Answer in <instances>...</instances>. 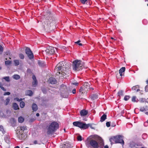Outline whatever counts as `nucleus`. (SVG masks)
Masks as SVG:
<instances>
[{"instance_id":"nucleus-1","label":"nucleus","mask_w":148,"mask_h":148,"mask_svg":"<svg viewBox=\"0 0 148 148\" xmlns=\"http://www.w3.org/2000/svg\"><path fill=\"white\" fill-rule=\"evenodd\" d=\"M65 62L62 61L59 63L56 66L55 69V71L57 72V75L63 77L69 73L70 71L69 68L66 67L64 65Z\"/></svg>"},{"instance_id":"nucleus-22","label":"nucleus","mask_w":148,"mask_h":148,"mask_svg":"<svg viewBox=\"0 0 148 148\" xmlns=\"http://www.w3.org/2000/svg\"><path fill=\"white\" fill-rule=\"evenodd\" d=\"M132 101L134 102H137L138 101V100L136 97L135 96H133L132 98Z\"/></svg>"},{"instance_id":"nucleus-41","label":"nucleus","mask_w":148,"mask_h":148,"mask_svg":"<svg viewBox=\"0 0 148 148\" xmlns=\"http://www.w3.org/2000/svg\"><path fill=\"white\" fill-rule=\"evenodd\" d=\"M82 137L80 136H78L77 137V139L78 140L81 141L82 140Z\"/></svg>"},{"instance_id":"nucleus-46","label":"nucleus","mask_w":148,"mask_h":148,"mask_svg":"<svg viewBox=\"0 0 148 148\" xmlns=\"http://www.w3.org/2000/svg\"><path fill=\"white\" fill-rule=\"evenodd\" d=\"M42 91L44 93H45L47 91V90L45 89V88L42 89Z\"/></svg>"},{"instance_id":"nucleus-45","label":"nucleus","mask_w":148,"mask_h":148,"mask_svg":"<svg viewBox=\"0 0 148 148\" xmlns=\"http://www.w3.org/2000/svg\"><path fill=\"white\" fill-rule=\"evenodd\" d=\"M145 89L146 91L148 92V84L145 87Z\"/></svg>"},{"instance_id":"nucleus-63","label":"nucleus","mask_w":148,"mask_h":148,"mask_svg":"<svg viewBox=\"0 0 148 148\" xmlns=\"http://www.w3.org/2000/svg\"><path fill=\"white\" fill-rule=\"evenodd\" d=\"M111 38L112 39H114V38H112V37H111Z\"/></svg>"},{"instance_id":"nucleus-58","label":"nucleus","mask_w":148,"mask_h":148,"mask_svg":"<svg viewBox=\"0 0 148 148\" xmlns=\"http://www.w3.org/2000/svg\"><path fill=\"white\" fill-rule=\"evenodd\" d=\"M145 114H147V115H148V112H146L145 113Z\"/></svg>"},{"instance_id":"nucleus-27","label":"nucleus","mask_w":148,"mask_h":148,"mask_svg":"<svg viewBox=\"0 0 148 148\" xmlns=\"http://www.w3.org/2000/svg\"><path fill=\"white\" fill-rule=\"evenodd\" d=\"M11 115V111L9 110H7L6 111V116L7 117L10 116Z\"/></svg>"},{"instance_id":"nucleus-35","label":"nucleus","mask_w":148,"mask_h":148,"mask_svg":"<svg viewBox=\"0 0 148 148\" xmlns=\"http://www.w3.org/2000/svg\"><path fill=\"white\" fill-rule=\"evenodd\" d=\"M19 58L22 59H23L24 58V56L22 53H20L19 55Z\"/></svg>"},{"instance_id":"nucleus-42","label":"nucleus","mask_w":148,"mask_h":148,"mask_svg":"<svg viewBox=\"0 0 148 148\" xmlns=\"http://www.w3.org/2000/svg\"><path fill=\"white\" fill-rule=\"evenodd\" d=\"M10 92H5V93H4L3 95H10Z\"/></svg>"},{"instance_id":"nucleus-52","label":"nucleus","mask_w":148,"mask_h":148,"mask_svg":"<svg viewBox=\"0 0 148 148\" xmlns=\"http://www.w3.org/2000/svg\"><path fill=\"white\" fill-rule=\"evenodd\" d=\"M62 48L63 49H64L65 50H66V49H67L66 47H62Z\"/></svg>"},{"instance_id":"nucleus-49","label":"nucleus","mask_w":148,"mask_h":148,"mask_svg":"<svg viewBox=\"0 0 148 148\" xmlns=\"http://www.w3.org/2000/svg\"><path fill=\"white\" fill-rule=\"evenodd\" d=\"M145 99L143 98H141L140 100V102H144L145 101Z\"/></svg>"},{"instance_id":"nucleus-59","label":"nucleus","mask_w":148,"mask_h":148,"mask_svg":"<svg viewBox=\"0 0 148 148\" xmlns=\"http://www.w3.org/2000/svg\"><path fill=\"white\" fill-rule=\"evenodd\" d=\"M148 123V120L147 121V122H145V124H146V123Z\"/></svg>"},{"instance_id":"nucleus-31","label":"nucleus","mask_w":148,"mask_h":148,"mask_svg":"<svg viewBox=\"0 0 148 148\" xmlns=\"http://www.w3.org/2000/svg\"><path fill=\"white\" fill-rule=\"evenodd\" d=\"M39 65L40 66H43L45 65L44 62L42 61H39L38 62Z\"/></svg>"},{"instance_id":"nucleus-56","label":"nucleus","mask_w":148,"mask_h":148,"mask_svg":"<svg viewBox=\"0 0 148 148\" xmlns=\"http://www.w3.org/2000/svg\"><path fill=\"white\" fill-rule=\"evenodd\" d=\"M115 125H112V124L111 125V126L112 127H114L115 126Z\"/></svg>"},{"instance_id":"nucleus-38","label":"nucleus","mask_w":148,"mask_h":148,"mask_svg":"<svg viewBox=\"0 0 148 148\" xmlns=\"http://www.w3.org/2000/svg\"><path fill=\"white\" fill-rule=\"evenodd\" d=\"M80 41L79 40L75 42V43L79 45L82 46V43H80Z\"/></svg>"},{"instance_id":"nucleus-9","label":"nucleus","mask_w":148,"mask_h":148,"mask_svg":"<svg viewBox=\"0 0 148 148\" xmlns=\"http://www.w3.org/2000/svg\"><path fill=\"white\" fill-rule=\"evenodd\" d=\"M56 49L52 47H49L46 50L43 51V53L47 55H52L56 52Z\"/></svg>"},{"instance_id":"nucleus-36","label":"nucleus","mask_w":148,"mask_h":148,"mask_svg":"<svg viewBox=\"0 0 148 148\" xmlns=\"http://www.w3.org/2000/svg\"><path fill=\"white\" fill-rule=\"evenodd\" d=\"M130 98V97L129 96L126 95L124 97V99L125 101H127Z\"/></svg>"},{"instance_id":"nucleus-55","label":"nucleus","mask_w":148,"mask_h":148,"mask_svg":"<svg viewBox=\"0 0 148 148\" xmlns=\"http://www.w3.org/2000/svg\"><path fill=\"white\" fill-rule=\"evenodd\" d=\"M104 148H108V147L107 145H106L104 146Z\"/></svg>"},{"instance_id":"nucleus-17","label":"nucleus","mask_w":148,"mask_h":148,"mask_svg":"<svg viewBox=\"0 0 148 148\" xmlns=\"http://www.w3.org/2000/svg\"><path fill=\"white\" fill-rule=\"evenodd\" d=\"M132 90H136V92H138L140 90V89H139V86L138 85L134 86L132 88Z\"/></svg>"},{"instance_id":"nucleus-47","label":"nucleus","mask_w":148,"mask_h":148,"mask_svg":"<svg viewBox=\"0 0 148 148\" xmlns=\"http://www.w3.org/2000/svg\"><path fill=\"white\" fill-rule=\"evenodd\" d=\"M72 92L73 94H75L76 93V89L74 88L72 90Z\"/></svg>"},{"instance_id":"nucleus-12","label":"nucleus","mask_w":148,"mask_h":148,"mask_svg":"<svg viewBox=\"0 0 148 148\" xmlns=\"http://www.w3.org/2000/svg\"><path fill=\"white\" fill-rule=\"evenodd\" d=\"M48 82L51 84H55L56 83V80L55 78L51 77L49 78Z\"/></svg>"},{"instance_id":"nucleus-54","label":"nucleus","mask_w":148,"mask_h":148,"mask_svg":"<svg viewBox=\"0 0 148 148\" xmlns=\"http://www.w3.org/2000/svg\"><path fill=\"white\" fill-rule=\"evenodd\" d=\"M39 115H39V113H36V116H39Z\"/></svg>"},{"instance_id":"nucleus-50","label":"nucleus","mask_w":148,"mask_h":148,"mask_svg":"<svg viewBox=\"0 0 148 148\" xmlns=\"http://www.w3.org/2000/svg\"><path fill=\"white\" fill-rule=\"evenodd\" d=\"M61 87H63L64 88H66V86L64 85H61Z\"/></svg>"},{"instance_id":"nucleus-25","label":"nucleus","mask_w":148,"mask_h":148,"mask_svg":"<svg viewBox=\"0 0 148 148\" xmlns=\"http://www.w3.org/2000/svg\"><path fill=\"white\" fill-rule=\"evenodd\" d=\"M24 121V119L22 116H20L18 118V121L19 123H22Z\"/></svg>"},{"instance_id":"nucleus-7","label":"nucleus","mask_w":148,"mask_h":148,"mask_svg":"<svg viewBox=\"0 0 148 148\" xmlns=\"http://www.w3.org/2000/svg\"><path fill=\"white\" fill-rule=\"evenodd\" d=\"M73 125L75 126L78 127L81 129H86L90 126V124H86L80 121H76L73 122Z\"/></svg>"},{"instance_id":"nucleus-32","label":"nucleus","mask_w":148,"mask_h":148,"mask_svg":"<svg viewBox=\"0 0 148 148\" xmlns=\"http://www.w3.org/2000/svg\"><path fill=\"white\" fill-rule=\"evenodd\" d=\"M3 85L2 83L1 82H0V87L3 90V91H6V89H5L3 87Z\"/></svg>"},{"instance_id":"nucleus-40","label":"nucleus","mask_w":148,"mask_h":148,"mask_svg":"<svg viewBox=\"0 0 148 148\" xmlns=\"http://www.w3.org/2000/svg\"><path fill=\"white\" fill-rule=\"evenodd\" d=\"M11 61H7L5 62V63L6 65H9L11 63Z\"/></svg>"},{"instance_id":"nucleus-28","label":"nucleus","mask_w":148,"mask_h":148,"mask_svg":"<svg viewBox=\"0 0 148 148\" xmlns=\"http://www.w3.org/2000/svg\"><path fill=\"white\" fill-rule=\"evenodd\" d=\"M14 62L15 64V65L16 66H18L19 64V62L18 60H14Z\"/></svg>"},{"instance_id":"nucleus-43","label":"nucleus","mask_w":148,"mask_h":148,"mask_svg":"<svg viewBox=\"0 0 148 148\" xmlns=\"http://www.w3.org/2000/svg\"><path fill=\"white\" fill-rule=\"evenodd\" d=\"M14 100L17 101H20L22 100V99L21 98L20 99H18V98H16L14 99Z\"/></svg>"},{"instance_id":"nucleus-53","label":"nucleus","mask_w":148,"mask_h":148,"mask_svg":"<svg viewBox=\"0 0 148 148\" xmlns=\"http://www.w3.org/2000/svg\"><path fill=\"white\" fill-rule=\"evenodd\" d=\"M34 144H36L37 143V141L36 140H35L34 141Z\"/></svg>"},{"instance_id":"nucleus-14","label":"nucleus","mask_w":148,"mask_h":148,"mask_svg":"<svg viewBox=\"0 0 148 148\" xmlns=\"http://www.w3.org/2000/svg\"><path fill=\"white\" fill-rule=\"evenodd\" d=\"M138 145L134 143H130L129 148H138Z\"/></svg>"},{"instance_id":"nucleus-60","label":"nucleus","mask_w":148,"mask_h":148,"mask_svg":"<svg viewBox=\"0 0 148 148\" xmlns=\"http://www.w3.org/2000/svg\"><path fill=\"white\" fill-rule=\"evenodd\" d=\"M146 82L147 84H148V80H147Z\"/></svg>"},{"instance_id":"nucleus-64","label":"nucleus","mask_w":148,"mask_h":148,"mask_svg":"<svg viewBox=\"0 0 148 148\" xmlns=\"http://www.w3.org/2000/svg\"><path fill=\"white\" fill-rule=\"evenodd\" d=\"M145 1H148V0H145Z\"/></svg>"},{"instance_id":"nucleus-37","label":"nucleus","mask_w":148,"mask_h":148,"mask_svg":"<svg viewBox=\"0 0 148 148\" xmlns=\"http://www.w3.org/2000/svg\"><path fill=\"white\" fill-rule=\"evenodd\" d=\"M0 131L2 132V133H3L4 131V129L3 126L1 125H0Z\"/></svg>"},{"instance_id":"nucleus-57","label":"nucleus","mask_w":148,"mask_h":148,"mask_svg":"<svg viewBox=\"0 0 148 148\" xmlns=\"http://www.w3.org/2000/svg\"><path fill=\"white\" fill-rule=\"evenodd\" d=\"M14 148H20V147L18 146H16V147H15Z\"/></svg>"},{"instance_id":"nucleus-34","label":"nucleus","mask_w":148,"mask_h":148,"mask_svg":"<svg viewBox=\"0 0 148 148\" xmlns=\"http://www.w3.org/2000/svg\"><path fill=\"white\" fill-rule=\"evenodd\" d=\"M10 100L9 98H7L5 101V105H7L10 102Z\"/></svg>"},{"instance_id":"nucleus-13","label":"nucleus","mask_w":148,"mask_h":148,"mask_svg":"<svg viewBox=\"0 0 148 148\" xmlns=\"http://www.w3.org/2000/svg\"><path fill=\"white\" fill-rule=\"evenodd\" d=\"M88 113V111L84 109L81 110L80 112L81 116H85Z\"/></svg>"},{"instance_id":"nucleus-39","label":"nucleus","mask_w":148,"mask_h":148,"mask_svg":"<svg viewBox=\"0 0 148 148\" xmlns=\"http://www.w3.org/2000/svg\"><path fill=\"white\" fill-rule=\"evenodd\" d=\"M106 126L107 127H109L110 125V122H107L106 123Z\"/></svg>"},{"instance_id":"nucleus-62","label":"nucleus","mask_w":148,"mask_h":148,"mask_svg":"<svg viewBox=\"0 0 148 148\" xmlns=\"http://www.w3.org/2000/svg\"><path fill=\"white\" fill-rule=\"evenodd\" d=\"M1 69H2L1 67H0V70H1Z\"/></svg>"},{"instance_id":"nucleus-15","label":"nucleus","mask_w":148,"mask_h":148,"mask_svg":"<svg viewBox=\"0 0 148 148\" xmlns=\"http://www.w3.org/2000/svg\"><path fill=\"white\" fill-rule=\"evenodd\" d=\"M140 110L141 112H143L148 110V107L146 106L141 107L140 108Z\"/></svg>"},{"instance_id":"nucleus-61","label":"nucleus","mask_w":148,"mask_h":148,"mask_svg":"<svg viewBox=\"0 0 148 148\" xmlns=\"http://www.w3.org/2000/svg\"><path fill=\"white\" fill-rule=\"evenodd\" d=\"M145 135L146 136V135H145V134H143V135H142V136H143H143H145Z\"/></svg>"},{"instance_id":"nucleus-3","label":"nucleus","mask_w":148,"mask_h":148,"mask_svg":"<svg viewBox=\"0 0 148 148\" xmlns=\"http://www.w3.org/2000/svg\"><path fill=\"white\" fill-rule=\"evenodd\" d=\"M94 138L93 136H90L87 139V142L86 143V144L88 148L91 147L93 148H98L99 147L98 142L92 138Z\"/></svg>"},{"instance_id":"nucleus-18","label":"nucleus","mask_w":148,"mask_h":148,"mask_svg":"<svg viewBox=\"0 0 148 148\" xmlns=\"http://www.w3.org/2000/svg\"><path fill=\"white\" fill-rule=\"evenodd\" d=\"M107 116L104 114L101 117L100 121L101 122L103 121L106 119Z\"/></svg>"},{"instance_id":"nucleus-5","label":"nucleus","mask_w":148,"mask_h":148,"mask_svg":"<svg viewBox=\"0 0 148 148\" xmlns=\"http://www.w3.org/2000/svg\"><path fill=\"white\" fill-rule=\"evenodd\" d=\"M83 64L81 61L79 60H77L73 62L72 66L73 69L75 71H79L82 69Z\"/></svg>"},{"instance_id":"nucleus-33","label":"nucleus","mask_w":148,"mask_h":148,"mask_svg":"<svg viewBox=\"0 0 148 148\" xmlns=\"http://www.w3.org/2000/svg\"><path fill=\"white\" fill-rule=\"evenodd\" d=\"M47 19L48 20V21H49V23H50V22H51L52 21H53V18L51 16L47 18Z\"/></svg>"},{"instance_id":"nucleus-6","label":"nucleus","mask_w":148,"mask_h":148,"mask_svg":"<svg viewBox=\"0 0 148 148\" xmlns=\"http://www.w3.org/2000/svg\"><path fill=\"white\" fill-rule=\"evenodd\" d=\"M123 136L121 135L117 136H114L110 138V141L111 144L112 143V141H114L116 143H120L121 144L123 145H124V141L123 140Z\"/></svg>"},{"instance_id":"nucleus-8","label":"nucleus","mask_w":148,"mask_h":148,"mask_svg":"<svg viewBox=\"0 0 148 148\" xmlns=\"http://www.w3.org/2000/svg\"><path fill=\"white\" fill-rule=\"evenodd\" d=\"M89 88L90 84L87 82H85L83 86L81 87L79 91L81 94H84L87 93Z\"/></svg>"},{"instance_id":"nucleus-30","label":"nucleus","mask_w":148,"mask_h":148,"mask_svg":"<svg viewBox=\"0 0 148 148\" xmlns=\"http://www.w3.org/2000/svg\"><path fill=\"white\" fill-rule=\"evenodd\" d=\"M3 79H5V80L7 82H9L10 81V77L9 76L4 77Z\"/></svg>"},{"instance_id":"nucleus-44","label":"nucleus","mask_w":148,"mask_h":148,"mask_svg":"<svg viewBox=\"0 0 148 148\" xmlns=\"http://www.w3.org/2000/svg\"><path fill=\"white\" fill-rule=\"evenodd\" d=\"M87 0H80V1L82 3L84 4Z\"/></svg>"},{"instance_id":"nucleus-24","label":"nucleus","mask_w":148,"mask_h":148,"mask_svg":"<svg viewBox=\"0 0 148 148\" xmlns=\"http://www.w3.org/2000/svg\"><path fill=\"white\" fill-rule=\"evenodd\" d=\"M13 107L15 110H17L19 109L18 105L16 103H14L13 104Z\"/></svg>"},{"instance_id":"nucleus-20","label":"nucleus","mask_w":148,"mask_h":148,"mask_svg":"<svg viewBox=\"0 0 148 148\" xmlns=\"http://www.w3.org/2000/svg\"><path fill=\"white\" fill-rule=\"evenodd\" d=\"M25 94L27 95L31 96L32 95L33 92L32 91L29 90L26 91Z\"/></svg>"},{"instance_id":"nucleus-2","label":"nucleus","mask_w":148,"mask_h":148,"mask_svg":"<svg viewBox=\"0 0 148 148\" xmlns=\"http://www.w3.org/2000/svg\"><path fill=\"white\" fill-rule=\"evenodd\" d=\"M59 124L56 122H51L47 127V134L48 135L53 134L59 127Z\"/></svg>"},{"instance_id":"nucleus-10","label":"nucleus","mask_w":148,"mask_h":148,"mask_svg":"<svg viewBox=\"0 0 148 148\" xmlns=\"http://www.w3.org/2000/svg\"><path fill=\"white\" fill-rule=\"evenodd\" d=\"M25 51L29 59H31L33 58L34 56L33 53L29 48L27 47L25 49Z\"/></svg>"},{"instance_id":"nucleus-16","label":"nucleus","mask_w":148,"mask_h":148,"mask_svg":"<svg viewBox=\"0 0 148 148\" xmlns=\"http://www.w3.org/2000/svg\"><path fill=\"white\" fill-rule=\"evenodd\" d=\"M125 67H122L119 70V72L121 76H122V73L125 72Z\"/></svg>"},{"instance_id":"nucleus-48","label":"nucleus","mask_w":148,"mask_h":148,"mask_svg":"<svg viewBox=\"0 0 148 148\" xmlns=\"http://www.w3.org/2000/svg\"><path fill=\"white\" fill-rule=\"evenodd\" d=\"M3 51V47H2L0 45V52H2Z\"/></svg>"},{"instance_id":"nucleus-11","label":"nucleus","mask_w":148,"mask_h":148,"mask_svg":"<svg viewBox=\"0 0 148 148\" xmlns=\"http://www.w3.org/2000/svg\"><path fill=\"white\" fill-rule=\"evenodd\" d=\"M33 82H32V85L33 87L36 86L38 84V82L36 80V77L34 75H33L32 77Z\"/></svg>"},{"instance_id":"nucleus-21","label":"nucleus","mask_w":148,"mask_h":148,"mask_svg":"<svg viewBox=\"0 0 148 148\" xmlns=\"http://www.w3.org/2000/svg\"><path fill=\"white\" fill-rule=\"evenodd\" d=\"M32 108L34 111H37L38 110L37 105L35 104H33L32 105Z\"/></svg>"},{"instance_id":"nucleus-19","label":"nucleus","mask_w":148,"mask_h":148,"mask_svg":"<svg viewBox=\"0 0 148 148\" xmlns=\"http://www.w3.org/2000/svg\"><path fill=\"white\" fill-rule=\"evenodd\" d=\"M90 97L92 100H94L98 98V96L96 94H93L91 95Z\"/></svg>"},{"instance_id":"nucleus-29","label":"nucleus","mask_w":148,"mask_h":148,"mask_svg":"<svg viewBox=\"0 0 148 148\" xmlns=\"http://www.w3.org/2000/svg\"><path fill=\"white\" fill-rule=\"evenodd\" d=\"M20 105L21 108H24L25 106V103L23 101L21 102Z\"/></svg>"},{"instance_id":"nucleus-4","label":"nucleus","mask_w":148,"mask_h":148,"mask_svg":"<svg viewBox=\"0 0 148 148\" xmlns=\"http://www.w3.org/2000/svg\"><path fill=\"white\" fill-rule=\"evenodd\" d=\"M27 128L25 126H20L18 128L17 132V136L20 140H22L25 138L24 134V131L27 130Z\"/></svg>"},{"instance_id":"nucleus-26","label":"nucleus","mask_w":148,"mask_h":148,"mask_svg":"<svg viewBox=\"0 0 148 148\" xmlns=\"http://www.w3.org/2000/svg\"><path fill=\"white\" fill-rule=\"evenodd\" d=\"M118 96H123V91L122 90H119L118 92Z\"/></svg>"},{"instance_id":"nucleus-23","label":"nucleus","mask_w":148,"mask_h":148,"mask_svg":"<svg viewBox=\"0 0 148 148\" xmlns=\"http://www.w3.org/2000/svg\"><path fill=\"white\" fill-rule=\"evenodd\" d=\"M12 77L14 79L16 80H18L20 79V76L18 75H14L12 76Z\"/></svg>"},{"instance_id":"nucleus-51","label":"nucleus","mask_w":148,"mask_h":148,"mask_svg":"<svg viewBox=\"0 0 148 148\" xmlns=\"http://www.w3.org/2000/svg\"><path fill=\"white\" fill-rule=\"evenodd\" d=\"M73 84L76 86H77L78 84V83L77 82H75L73 83Z\"/></svg>"}]
</instances>
